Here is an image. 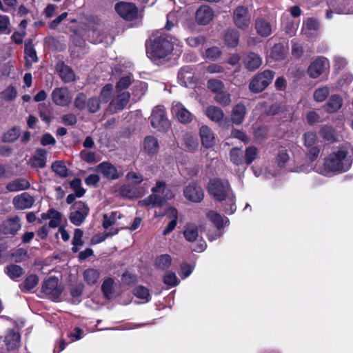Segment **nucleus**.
I'll return each mask as SVG.
<instances>
[{"instance_id": "cd10ccee", "label": "nucleus", "mask_w": 353, "mask_h": 353, "mask_svg": "<svg viewBox=\"0 0 353 353\" xmlns=\"http://www.w3.org/2000/svg\"><path fill=\"white\" fill-rule=\"evenodd\" d=\"M56 68L60 77L63 81L69 83L74 81V72L69 66L63 63H58Z\"/></svg>"}, {"instance_id": "79ce46f5", "label": "nucleus", "mask_w": 353, "mask_h": 353, "mask_svg": "<svg viewBox=\"0 0 353 353\" xmlns=\"http://www.w3.org/2000/svg\"><path fill=\"white\" fill-rule=\"evenodd\" d=\"M83 231L80 229H75L74 233V237L72 239V251L74 252H77L79 250V248L83 245L82 236H83Z\"/></svg>"}, {"instance_id": "c9c22d12", "label": "nucleus", "mask_w": 353, "mask_h": 353, "mask_svg": "<svg viewBox=\"0 0 353 353\" xmlns=\"http://www.w3.org/2000/svg\"><path fill=\"white\" fill-rule=\"evenodd\" d=\"M99 272L93 268H88L83 272V276L84 281L89 285H93L97 283L99 279Z\"/></svg>"}, {"instance_id": "603ef678", "label": "nucleus", "mask_w": 353, "mask_h": 353, "mask_svg": "<svg viewBox=\"0 0 353 353\" xmlns=\"http://www.w3.org/2000/svg\"><path fill=\"white\" fill-rule=\"evenodd\" d=\"M52 170L61 177H65L68 174V169L65 164L61 161H55L51 166Z\"/></svg>"}, {"instance_id": "5701e85b", "label": "nucleus", "mask_w": 353, "mask_h": 353, "mask_svg": "<svg viewBox=\"0 0 353 353\" xmlns=\"http://www.w3.org/2000/svg\"><path fill=\"white\" fill-rule=\"evenodd\" d=\"M255 29L259 36L267 37L272 34L274 26L264 19H257L255 21Z\"/></svg>"}, {"instance_id": "f704fd0d", "label": "nucleus", "mask_w": 353, "mask_h": 353, "mask_svg": "<svg viewBox=\"0 0 353 353\" xmlns=\"http://www.w3.org/2000/svg\"><path fill=\"white\" fill-rule=\"evenodd\" d=\"M39 283V278L36 274L28 276L24 281L20 285V288L23 292H30Z\"/></svg>"}, {"instance_id": "0e129e2a", "label": "nucleus", "mask_w": 353, "mask_h": 353, "mask_svg": "<svg viewBox=\"0 0 353 353\" xmlns=\"http://www.w3.org/2000/svg\"><path fill=\"white\" fill-rule=\"evenodd\" d=\"M317 141L316 134L312 132H307L304 134V145L306 148L314 147L313 145Z\"/></svg>"}, {"instance_id": "49530a36", "label": "nucleus", "mask_w": 353, "mask_h": 353, "mask_svg": "<svg viewBox=\"0 0 353 353\" xmlns=\"http://www.w3.org/2000/svg\"><path fill=\"white\" fill-rule=\"evenodd\" d=\"M286 48L283 44H276L272 49L271 56L275 59H282L286 54Z\"/></svg>"}, {"instance_id": "bb28decb", "label": "nucleus", "mask_w": 353, "mask_h": 353, "mask_svg": "<svg viewBox=\"0 0 353 353\" xmlns=\"http://www.w3.org/2000/svg\"><path fill=\"white\" fill-rule=\"evenodd\" d=\"M21 228L20 220L18 216H14L6 221L2 225L4 234H14Z\"/></svg>"}, {"instance_id": "c85d7f7f", "label": "nucleus", "mask_w": 353, "mask_h": 353, "mask_svg": "<svg viewBox=\"0 0 353 353\" xmlns=\"http://www.w3.org/2000/svg\"><path fill=\"white\" fill-rule=\"evenodd\" d=\"M159 142L156 137L147 136L143 142V149L148 154H154L159 150Z\"/></svg>"}, {"instance_id": "f8f14e48", "label": "nucleus", "mask_w": 353, "mask_h": 353, "mask_svg": "<svg viewBox=\"0 0 353 353\" xmlns=\"http://www.w3.org/2000/svg\"><path fill=\"white\" fill-rule=\"evenodd\" d=\"M89 208L82 203H76L73 211L70 212V220L75 225H80L88 214Z\"/></svg>"}, {"instance_id": "423d86ee", "label": "nucleus", "mask_w": 353, "mask_h": 353, "mask_svg": "<svg viewBox=\"0 0 353 353\" xmlns=\"http://www.w3.org/2000/svg\"><path fill=\"white\" fill-rule=\"evenodd\" d=\"M150 119L152 126L159 131H167L170 126V121L163 107H155L152 110Z\"/></svg>"}, {"instance_id": "412c9836", "label": "nucleus", "mask_w": 353, "mask_h": 353, "mask_svg": "<svg viewBox=\"0 0 353 353\" xmlns=\"http://www.w3.org/2000/svg\"><path fill=\"white\" fill-rule=\"evenodd\" d=\"M213 16V12L208 6H202L196 12V20L202 25L210 23Z\"/></svg>"}, {"instance_id": "2f4dec72", "label": "nucleus", "mask_w": 353, "mask_h": 353, "mask_svg": "<svg viewBox=\"0 0 353 353\" xmlns=\"http://www.w3.org/2000/svg\"><path fill=\"white\" fill-rule=\"evenodd\" d=\"M262 63L261 59L255 53H250L245 58V66L249 70H254L258 68Z\"/></svg>"}, {"instance_id": "bf43d9fd", "label": "nucleus", "mask_w": 353, "mask_h": 353, "mask_svg": "<svg viewBox=\"0 0 353 353\" xmlns=\"http://www.w3.org/2000/svg\"><path fill=\"white\" fill-rule=\"evenodd\" d=\"M81 157L83 161L90 163H94L99 161V158L93 152L82 151L81 152Z\"/></svg>"}, {"instance_id": "69168bd1", "label": "nucleus", "mask_w": 353, "mask_h": 353, "mask_svg": "<svg viewBox=\"0 0 353 353\" xmlns=\"http://www.w3.org/2000/svg\"><path fill=\"white\" fill-rule=\"evenodd\" d=\"M100 103L99 99L96 97L90 98L87 102V107L90 112H97L100 108Z\"/></svg>"}, {"instance_id": "ddd939ff", "label": "nucleus", "mask_w": 353, "mask_h": 353, "mask_svg": "<svg viewBox=\"0 0 353 353\" xmlns=\"http://www.w3.org/2000/svg\"><path fill=\"white\" fill-rule=\"evenodd\" d=\"M328 65L329 63L327 59L324 57H319L308 67V74L312 78H317L327 69Z\"/></svg>"}, {"instance_id": "9b49d317", "label": "nucleus", "mask_w": 353, "mask_h": 353, "mask_svg": "<svg viewBox=\"0 0 353 353\" xmlns=\"http://www.w3.org/2000/svg\"><path fill=\"white\" fill-rule=\"evenodd\" d=\"M172 113L182 123L191 122L194 117L192 113L179 101H173Z\"/></svg>"}, {"instance_id": "39448f33", "label": "nucleus", "mask_w": 353, "mask_h": 353, "mask_svg": "<svg viewBox=\"0 0 353 353\" xmlns=\"http://www.w3.org/2000/svg\"><path fill=\"white\" fill-rule=\"evenodd\" d=\"M122 215L121 213L118 212H112L110 214H104L103 216V226L105 229H108L110 226L116 225L117 228H111L109 231H106L103 234V237L99 239H92V242L94 243H98L103 241H104L107 237L115 235L118 233L119 228H123L122 226H120L121 224L119 222V219H121Z\"/></svg>"}, {"instance_id": "2eb2a0df", "label": "nucleus", "mask_w": 353, "mask_h": 353, "mask_svg": "<svg viewBox=\"0 0 353 353\" xmlns=\"http://www.w3.org/2000/svg\"><path fill=\"white\" fill-rule=\"evenodd\" d=\"M184 196L190 201L199 203L203 199V189L196 184H190L183 190Z\"/></svg>"}, {"instance_id": "4c0bfd02", "label": "nucleus", "mask_w": 353, "mask_h": 353, "mask_svg": "<svg viewBox=\"0 0 353 353\" xmlns=\"http://www.w3.org/2000/svg\"><path fill=\"white\" fill-rule=\"evenodd\" d=\"M133 294L136 297L142 300L141 302V303L148 302L151 298L148 290L141 285L134 288L133 290Z\"/></svg>"}, {"instance_id": "1a4fd4ad", "label": "nucleus", "mask_w": 353, "mask_h": 353, "mask_svg": "<svg viewBox=\"0 0 353 353\" xmlns=\"http://www.w3.org/2000/svg\"><path fill=\"white\" fill-rule=\"evenodd\" d=\"M234 24L241 30L247 29L251 21V17L248 10L243 6L237 7L233 12Z\"/></svg>"}, {"instance_id": "c756f323", "label": "nucleus", "mask_w": 353, "mask_h": 353, "mask_svg": "<svg viewBox=\"0 0 353 353\" xmlns=\"http://www.w3.org/2000/svg\"><path fill=\"white\" fill-rule=\"evenodd\" d=\"M20 338L19 332L13 330H8L5 337V343L8 349L14 350L17 348L19 345Z\"/></svg>"}, {"instance_id": "3c124183", "label": "nucleus", "mask_w": 353, "mask_h": 353, "mask_svg": "<svg viewBox=\"0 0 353 353\" xmlns=\"http://www.w3.org/2000/svg\"><path fill=\"white\" fill-rule=\"evenodd\" d=\"M330 89L327 87H322L316 89L313 94L314 99L317 102L323 101L329 95Z\"/></svg>"}, {"instance_id": "6ab92c4d", "label": "nucleus", "mask_w": 353, "mask_h": 353, "mask_svg": "<svg viewBox=\"0 0 353 353\" xmlns=\"http://www.w3.org/2000/svg\"><path fill=\"white\" fill-rule=\"evenodd\" d=\"M34 203V199L27 192H23L13 199L14 207L19 210L30 208Z\"/></svg>"}, {"instance_id": "6e6552de", "label": "nucleus", "mask_w": 353, "mask_h": 353, "mask_svg": "<svg viewBox=\"0 0 353 353\" xmlns=\"http://www.w3.org/2000/svg\"><path fill=\"white\" fill-rule=\"evenodd\" d=\"M117 14L126 21H132L138 15V8L132 3L121 1L115 5Z\"/></svg>"}, {"instance_id": "6e6d98bb", "label": "nucleus", "mask_w": 353, "mask_h": 353, "mask_svg": "<svg viewBox=\"0 0 353 353\" xmlns=\"http://www.w3.org/2000/svg\"><path fill=\"white\" fill-rule=\"evenodd\" d=\"M132 83V76L128 75L122 77L116 85L117 92H120L121 90L127 88Z\"/></svg>"}, {"instance_id": "f03ea898", "label": "nucleus", "mask_w": 353, "mask_h": 353, "mask_svg": "<svg viewBox=\"0 0 353 353\" xmlns=\"http://www.w3.org/2000/svg\"><path fill=\"white\" fill-rule=\"evenodd\" d=\"M347 150L340 148L331 153L324 160L323 167L317 168V172L325 176L347 171L352 165V161L347 157Z\"/></svg>"}, {"instance_id": "b1692460", "label": "nucleus", "mask_w": 353, "mask_h": 353, "mask_svg": "<svg viewBox=\"0 0 353 353\" xmlns=\"http://www.w3.org/2000/svg\"><path fill=\"white\" fill-rule=\"evenodd\" d=\"M165 215L170 220L167 227L163 231V234L166 236L173 231L176 226L178 220V211L175 208L169 207L165 212Z\"/></svg>"}, {"instance_id": "680f3d73", "label": "nucleus", "mask_w": 353, "mask_h": 353, "mask_svg": "<svg viewBox=\"0 0 353 353\" xmlns=\"http://www.w3.org/2000/svg\"><path fill=\"white\" fill-rule=\"evenodd\" d=\"M70 186L74 190L77 196L81 197L84 194L85 190L81 187V182L80 179H73L70 183Z\"/></svg>"}, {"instance_id": "13d9d810", "label": "nucleus", "mask_w": 353, "mask_h": 353, "mask_svg": "<svg viewBox=\"0 0 353 353\" xmlns=\"http://www.w3.org/2000/svg\"><path fill=\"white\" fill-rule=\"evenodd\" d=\"M163 283L170 287H174L179 283L176 274L173 272H167L163 276Z\"/></svg>"}, {"instance_id": "393cba45", "label": "nucleus", "mask_w": 353, "mask_h": 353, "mask_svg": "<svg viewBox=\"0 0 353 353\" xmlns=\"http://www.w3.org/2000/svg\"><path fill=\"white\" fill-rule=\"evenodd\" d=\"M343 105V99L338 94L332 95L324 105L325 111L328 113L337 112Z\"/></svg>"}, {"instance_id": "338daca9", "label": "nucleus", "mask_w": 353, "mask_h": 353, "mask_svg": "<svg viewBox=\"0 0 353 353\" xmlns=\"http://www.w3.org/2000/svg\"><path fill=\"white\" fill-rule=\"evenodd\" d=\"M230 159L234 164H241L242 163V151L236 148L232 149L230 152Z\"/></svg>"}, {"instance_id": "7ed1b4c3", "label": "nucleus", "mask_w": 353, "mask_h": 353, "mask_svg": "<svg viewBox=\"0 0 353 353\" xmlns=\"http://www.w3.org/2000/svg\"><path fill=\"white\" fill-rule=\"evenodd\" d=\"M208 188L210 194L214 199L218 201H226L224 205V210L226 213L231 214L236 211L234 196L232 194L230 195L231 188L228 181H222L219 179H211Z\"/></svg>"}, {"instance_id": "a18cd8bd", "label": "nucleus", "mask_w": 353, "mask_h": 353, "mask_svg": "<svg viewBox=\"0 0 353 353\" xmlns=\"http://www.w3.org/2000/svg\"><path fill=\"white\" fill-rule=\"evenodd\" d=\"M321 137L326 141L335 140V133L334 129L328 125L322 126L319 131Z\"/></svg>"}, {"instance_id": "de8ad7c7", "label": "nucleus", "mask_w": 353, "mask_h": 353, "mask_svg": "<svg viewBox=\"0 0 353 353\" xmlns=\"http://www.w3.org/2000/svg\"><path fill=\"white\" fill-rule=\"evenodd\" d=\"M171 261L172 259L170 255L162 254L157 258L155 263L157 268L164 270L169 268Z\"/></svg>"}, {"instance_id": "c03bdc74", "label": "nucleus", "mask_w": 353, "mask_h": 353, "mask_svg": "<svg viewBox=\"0 0 353 353\" xmlns=\"http://www.w3.org/2000/svg\"><path fill=\"white\" fill-rule=\"evenodd\" d=\"M147 90V83L142 81L137 82L134 87L132 94L137 99H139L142 96H143Z\"/></svg>"}, {"instance_id": "4468645a", "label": "nucleus", "mask_w": 353, "mask_h": 353, "mask_svg": "<svg viewBox=\"0 0 353 353\" xmlns=\"http://www.w3.org/2000/svg\"><path fill=\"white\" fill-rule=\"evenodd\" d=\"M95 170L103 175V177L114 180L119 177V174L114 165L108 161H103L99 163L95 168Z\"/></svg>"}, {"instance_id": "4d7b16f0", "label": "nucleus", "mask_w": 353, "mask_h": 353, "mask_svg": "<svg viewBox=\"0 0 353 353\" xmlns=\"http://www.w3.org/2000/svg\"><path fill=\"white\" fill-rule=\"evenodd\" d=\"M10 31L9 17L6 15L0 14V32L9 34Z\"/></svg>"}, {"instance_id": "a878e982", "label": "nucleus", "mask_w": 353, "mask_h": 353, "mask_svg": "<svg viewBox=\"0 0 353 353\" xmlns=\"http://www.w3.org/2000/svg\"><path fill=\"white\" fill-rule=\"evenodd\" d=\"M205 114L211 121L218 123L220 125L223 123L224 113L219 107L215 105L208 106L206 108Z\"/></svg>"}, {"instance_id": "dca6fc26", "label": "nucleus", "mask_w": 353, "mask_h": 353, "mask_svg": "<svg viewBox=\"0 0 353 353\" xmlns=\"http://www.w3.org/2000/svg\"><path fill=\"white\" fill-rule=\"evenodd\" d=\"M53 101L58 105L66 106L72 100V95L67 88H59L54 90L52 94Z\"/></svg>"}, {"instance_id": "f257e3e1", "label": "nucleus", "mask_w": 353, "mask_h": 353, "mask_svg": "<svg viewBox=\"0 0 353 353\" xmlns=\"http://www.w3.org/2000/svg\"><path fill=\"white\" fill-rule=\"evenodd\" d=\"M173 50L180 53L181 46L178 40L170 35L150 38L146 43V52L151 59H163Z\"/></svg>"}, {"instance_id": "e433bc0d", "label": "nucleus", "mask_w": 353, "mask_h": 353, "mask_svg": "<svg viewBox=\"0 0 353 353\" xmlns=\"http://www.w3.org/2000/svg\"><path fill=\"white\" fill-rule=\"evenodd\" d=\"M5 272L11 279L14 280L21 276L24 270L19 265L11 264L6 268Z\"/></svg>"}, {"instance_id": "473e14b6", "label": "nucleus", "mask_w": 353, "mask_h": 353, "mask_svg": "<svg viewBox=\"0 0 353 353\" xmlns=\"http://www.w3.org/2000/svg\"><path fill=\"white\" fill-rule=\"evenodd\" d=\"M24 52L26 59V65L28 68H30L32 66V64L34 62H37L38 60L36 51L30 43H26Z\"/></svg>"}, {"instance_id": "09e8293b", "label": "nucleus", "mask_w": 353, "mask_h": 353, "mask_svg": "<svg viewBox=\"0 0 353 353\" xmlns=\"http://www.w3.org/2000/svg\"><path fill=\"white\" fill-rule=\"evenodd\" d=\"M113 85L112 84H106L101 90L100 94V101L101 103H108L112 94Z\"/></svg>"}, {"instance_id": "72a5a7b5", "label": "nucleus", "mask_w": 353, "mask_h": 353, "mask_svg": "<svg viewBox=\"0 0 353 353\" xmlns=\"http://www.w3.org/2000/svg\"><path fill=\"white\" fill-rule=\"evenodd\" d=\"M29 187V182L26 179L21 178L9 183L6 188L8 191L16 192L28 189Z\"/></svg>"}, {"instance_id": "864d4df0", "label": "nucleus", "mask_w": 353, "mask_h": 353, "mask_svg": "<svg viewBox=\"0 0 353 353\" xmlns=\"http://www.w3.org/2000/svg\"><path fill=\"white\" fill-rule=\"evenodd\" d=\"M207 85L208 89L215 94L224 89L223 83L221 81L216 79L208 80Z\"/></svg>"}, {"instance_id": "4be33fe9", "label": "nucleus", "mask_w": 353, "mask_h": 353, "mask_svg": "<svg viewBox=\"0 0 353 353\" xmlns=\"http://www.w3.org/2000/svg\"><path fill=\"white\" fill-rule=\"evenodd\" d=\"M247 110L243 103L235 105L231 111V121L234 125H239L244 121Z\"/></svg>"}, {"instance_id": "e2e57ef3", "label": "nucleus", "mask_w": 353, "mask_h": 353, "mask_svg": "<svg viewBox=\"0 0 353 353\" xmlns=\"http://www.w3.org/2000/svg\"><path fill=\"white\" fill-rule=\"evenodd\" d=\"M13 260L15 262H21L28 258L27 251L24 249L19 248L14 250L12 254Z\"/></svg>"}, {"instance_id": "5fc2aeb1", "label": "nucleus", "mask_w": 353, "mask_h": 353, "mask_svg": "<svg viewBox=\"0 0 353 353\" xmlns=\"http://www.w3.org/2000/svg\"><path fill=\"white\" fill-rule=\"evenodd\" d=\"M113 280L110 278L106 279L101 286L102 292L107 299H110L112 291V286H113Z\"/></svg>"}, {"instance_id": "052dcab7", "label": "nucleus", "mask_w": 353, "mask_h": 353, "mask_svg": "<svg viewBox=\"0 0 353 353\" xmlns=\"http://www.w3.org/2000/svg\"><path fill=\"white\" fill-rule=\"evenodd\" d=\"M19 136V130L18 128H12L4 134L3 139L4 142H12L15 141Z\"/></svg>"}, {"instance_id": "20e7f679", "label": "nucleus", "mask_w": 353, "mask_h": 353, "mask_svg": "<svg viewBox=\"0 0 353 353\" xmlns=\"http://www.w3.org/2000/svg\"><path fill=\"white\" fill-rule=\"evenodd\" d=\"M152 192L146 199L139 201L140 206L161 207L167 201L174 196L173 192L166 187L165 182L161 181L156 183L155 186L152 188Z\"/></svg>"}, {"instance_id": "f3484780", "label": "nucleus", "mask_w": 353, "mask_h": 353, "mask_svg": "<svg viewBox=\"0 0 353 353\" xmlns=\"http://www.w3.org/2000/svg\"><path fill=\"white\" fill-rule=\"evenodd\" d=\"M117 95L110 103V108L114 111L121 110L128 105L130 94L128 92H117Z\"/></svg>"}, {"instance_id": "58836bf2", "label": "nucleus", "mask_w": 353, "mask_h": 353, "mask_svg": "<svg viewBox=\"0 0 353 353\" xmlns=\"http://www.w3.org/2000/svg\"><path fill=\"white\" fill-rule=\"evenodd\" d=\"M184 144L185 148L189 151H194L199 146V143L196 137L191 134H185L183 137Z\"/></svg>"}, {"instance_id": "7c9ffc66", "label": "nucleus", "mask_w": 353, "mask_h": 353, "mask_svg": "<svg viewBox=\"0 0 353 353\" xmlns=\"http://www.w3.org/2000/svg\"><path fill=\"white\" fill-rule=\"evenodd\" d=\"M183 236L189 242L195 241L199 237L198 227L192 223H188L184 226Z\"/></svg>"}, {"instance_id": "ea45409f", "label": "nucleus", "mask_w": 353, "mask_h": 353, "mask_svg": "<svg viewBox=\"0 0 353 353\" xmlns=\"http://www.w3.org/2000/svg\"><path fill=\"white\" fill-rule=\"evenodd\" d=\"M214 99L216 102L223 106H228L231 102L230 94L224 89L216 93Z\"/></svg>"}, {"instance_id": "9d476101", "label": "nucleus", "mask_w": 353, "mask_h": 353, "mask_svg": "<svg viewBox=\"0 0 353 353\" xmlns=\"http://www.w3.org/2000/svg\"><path fill=\"white\" fill-rule=\"evenodd\" d=\"M62 290V288L59 285V280L56 277L50 276L42 284V292L50 299L58 298Z\"/></svg>"}, {"instance_id": "37998d69", "label": "nucleus", "mask_w": 353, "mask_h": 353, "mask_svg": "<svg viewBox=\"0 0 353 353\" xmlns=\"http://www.w3.org/2000/svg\"><path fill=\"white\" fill-rule=\"evenodd\" d=\"M208 216L217 226V228L224 226L228 221L227 218H223L220 214L213 211L210 212L208 214Z\"/></svg>"}, {"instance_id": "aec40b11", "label": "nucleus", "mask_w": 353, "mask_h": 353, "mask_svg": "<svg viewBox=\"0 0 353 353\" xmlns=\"http://www.w3.org/2000/svg\"><path fill=\"white\" fill-rule=\"evenodd\" d=\"M47 151L43 148H37L35 154L30 158L28 164L32 168H43L46 166Z\"/></svg>"}, {"instance_id": "a211bd4d", "label": "nucleus", "mask_w": 353, "mask_h": 353, "mask_svg": "<svg viewBox=\"0 0 353 353\" xmlns=\"http://www.w3.org/2000/svg\"><path fill=\"white\" fill-rule=\"evenodd\" d=\"M201 144L206 148H212L215 144V136L212 130L207 125H202L199 130Z\"/></svg>"}, {"instance_id": "8fccbe9b", "label": "nucleus", "mask_w": 353, "mask_h": 353, "mask_svg": "<svg viewBox=\"0 0 353 353\" xmlns=\"http://www.w3.org/2000/svg\"><path fill=\"white\" fill-rule=\"evenodd\" d=\"M180 13L179 12H171L167 15V23L165 25V29L170 30L174 27L179 21Z\"/></svg>"}, {"instance_id": "0eeeda50", "label": "nucleus", "mask_w": 353, "mask_h": 353, "mask_svg": "<svg viewBox=\"0 0 353 353\" xmlns=\"http://www.w3.org/2000/svg\"><path fill=\"white\" fill-rule=\"evenodd\" d=\"M273 77L274 74L270 70L259 74L250 82V90L256 93L263 91L270 84Z\"/></svg>"}, {"instance_id": "a19ab883", "label": "nucleus", "mask_w": 353, "mask_h": 353, "mask_svg": "<svg viewBox=\"0 0 353 353\" xmlns=\"http://www.w3.org/2000/svg\"><path fill=\"white\" fill-rule=\"evenodd\" d=\"M239 37V35L238 31L235 30H230L225 35V40L228 46L234 47L238 44Z\"/></svg>"}, {"instance_id": "774afa93", "label": "nucleus", "mask_w": 353, "mask_h": 353, "mask_svg": "<svg viewBox=\"0 0 353 353\" xmlns=\"http://www.w3.org/2000/svg\"><path fill=\"white\" fill-rule=\"evenodd\" d=\"M257 150L255 147L251 146L245 150V162L247 164L251 163L256 157Z\"/></svg>"}]
</instances>
